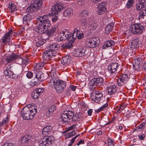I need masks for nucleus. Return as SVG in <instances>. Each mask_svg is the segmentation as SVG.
I'll use <instances>...</instances> for the list:
<instances>
[{
    "mask_svg": "<svg viewBox=\"0 0 146 146\" xmlns=\"http://www.w3.org/2000/svg\"><path fill=\"white\" fill-rule=\"evenodd\" d=\"M126 107V106L125 105L122 104L120 106L119 108L118 109L117 112L119 111H121V110H123Z\"/></svg>",
    "mask_w": 146,
    "mask_h": 146,
    "instance_id": "nucleus-52",
    "label": "nucleus"
},
{
    "mask_svg": "<svg viewBox=\"0 0 146 146\" xmlns=\"http://www.w3.org/2000/svg\"><path fill=\"white\" fill-rule=\"evenodd\" d=\"M3 146H14V144L12 143H7L4 144Z\"/></svg>",
    "mask_w": 146,
    "mask_h": 146,
    "instance_id": "nucleus-61",
    "label": "nucleus"
},
{
    "mask_svg": "<svg viewBox=\"0 0 146 146\" xmlns=\"http://www.w3.org/2000/svg\"><path fill=\"white\" fill-rule=\"evenodd\" d=\"M74 42V41H69L68 40V42L62 44L61 46L64 49H70L72 47Z\"/></svg>",
    "mask_w": 146,
    "mask_h": 146,
    "instance_id": "nucleus-33",
    "label": "nucleus"
},
{
    "mask_svg": "<svg viewBox=\"0 0 146 146\" xmlns=\"http://www.w3.org/2000/svg\"><path fill=\"white\" fill-rule=\"evenodd\" d=\"M146 17V9L142 10L139 13L138 15L139 19H144Z\"/></svg>",
    "mask_w": 146,
    "mask_h": 146,
    "instance_id": "nucleus-37",
    "label": "nucleus"
},
{
    "mask_svg": "<svg viewBox=\"0 0 146 146\" xmlns=\"http://www.w3.org/2000/svg\"><path fill=\"white\" fill-rule=\"evenodd\" d=\"M75 141V139H74V138H73L71 139V140L70 141L71 143L70 144L68 145V146H72V145L73 143H74V142Z\"/></svg>",
    "mask_w": 146,
    "mask_h": 146,
    "instance_id": "nucleus-62",
    "label": "nucleus"
},
{
    "mask_svg": "<svg viewBox=\"0 0 146 146\" xmlns=\"http://www.w3.org/2000/svg\"><path fill=\"white\" fill-rule=\"evenodd\" d=\"M33 73L31 71H28L26 74V76L29 79L33 77Z\"/></svg>",
    "mask_w": 146,
    "mask_h": 146,
    "instance_id": "nucleus-49",
    "label": "nucleus"
},
{
    "mask_svg": "<svg viewBox=\"0 0 146 146\" xmlns=\"http://www.w3.org/2000/svg\"><path fill=\"white\" fill-rule=\"evenodd\" d=\"M2 40L3 43H7L10 40V36L9 33L6 34L3 36V38Z\"/></svg>",
    "mask_w": 146,
    "mask_h": 146,
    "instance_id": "nucleus-39",
    "label": "nucleus"
},
{
    "mask_svg": "<svg viewBox=\"0 0 146 146\" xmlns=\"http://www.w3.org/2000/svg\"><path fill=\"white\" fill-rule=\"evenodd\" d=\"M73 11L72 9L70 8L65 10L63 12V19H66L72 15Z\"/></svg>",
    "mask_w": 146,
    "mask_h": 146,
    "instance_id": "nucleus-24",
    "label": "nucleus"
},
{
    "mask_svg": "<svg viewBox=\"0 0 146 146\" xmlns=\"http://www.w3.org/2000/svg\"><path fill=\"white\" fill-rule=\"evenodd\" d=\"M52 130V127L50 126H48L45 127L42 129V134L45 137L48 136V135H50L51 133Z\"/></svg>",
    "mask_w": 146,
    "mask_h": 146,
    "instance_id": "nucleus-25",
    "label": "nucleus"
},
{
    "mask_svg": "<svg viewBox=\"0 0 146 146\" xmlns=\"http://www.w3.org/2000/svg\"><path fill=\"white\" fill-rule=\"evenodd\" d=\"M37 112V109L26 106L22 109L21 112L23 118L26 120L32 119Z\"/></svg>",
    "mask_w": 146,
    "mask_h": 146,
    "instance_id": "nucleus-3",
    "label": "nucleus"
},
{
    "mask_svg": "<svg viewBox=\"0 0 146 146\" xmlns=\"http://www.w3.org/2000/svg\"><path fill=\"white\" fill-rule=\"evenodd\" d=\"M33 17L30 14H28L26 15L23 16V22L24 23H28L29 22L31 21V20L33 19Z\"/></svg>",
    "mask_w": 146,
    "mask_h": 146,
    "instance_id": "nucleus-34",
    "label": "nucleus"
},
{
    "mask_svg": "<svg viewBox=\"0 0 146 146\" xmlns=\"http://www.w3.org/2000/svg\"><path fill=\"white\" fill-rule=\"evenodd\" d=\"M75 117H76V119L78 121H79L82 119L81 115L80 114H75Z\"/></svg>",
    "mask_w": 146,
    "mask_h": 146,
    "instance_id": "nucleus-55",
    "label": "nucleus"
},
{
    "mask_svg": "<svg viewBox=\"0 0 146 146\" xmlns=\"http://www.w3.org/2000/svg\"><path fill=\"white\" fill-rule=\"evenodd\" d=\"M145 122H143L136 128V130L137 131H140L145 127Z\"/></svg>",
    "mask_w": 146,
    "mask_h": 146,
    "instance_id": "nucleus-43",
    "label": "nucleus"
},
{
    "mask_svg": "<svg viewBox=\"0 0 146 146\" xmlns=\"http://www.w3.org/2000/svg\"><path fill=\"white\" fill-rule=\"evenodd\" d=\"M56 106L55 105H52L50 106L49 108L48 109V112L49 113H48V115L50 113H52L54 111L56 110Z\"/></svg>",
    "mask_w": 146,
    "mask_h": 146,
    "instance_id": "nucleus-44",
    "label": "nucleus"
},
{
    "mask_svg": "<svg viewBox=\"0 0 146 146\" xmlns=\"http://www.w3.org/2000/svg\"><path fill=\"white\" fill-rule=\"evenodd\" d=\"M139 139L141 140H143L145 137V135L144 133L140 134L138 135Z\"/></svg>",
    "mask_w": 146,
    "mask_h": 146,
    "instance_id": "nucleus-50",
    "label": "nucleus"
},
{
    "mask_svg": "<svg viewBox=\"0 0 146 146\" xmlns=\"http://www.w3.org/2000/svg\"><path fill=\"white\" fill-rule=\"evenodd\" d=\"M43 58L44 59L42 61H40V62L36 64V66L38 68H41L42 67L44 66V65L46 66V63L50 64V62H48V61L50 58L45 59L44 58V57H43Z\"/></svg>",
    "mask_w": 146,
    "mask_h": 146,
    "instance_id": "nucleus-31",
    "label": "nucleus"
},
{
    "mask_svg": "<svg viewBox=\"0 0 146 146\" xmlns=\"http://www.w3.org/2000/svg\"><path fill=\"white\" fill-rule=\"evenodd\" d=\"M14 68L13 67H10L9 68L7 69L4 71V74L11 78H16L17 76L14 73Z\"/></svg>",
    "mask_w": 146,
    "mask_h": 146,
    "instance_id": "nucleus-20",
    "label": "nucleus"
},
{
    "mask_svg": "<svg viewBox=\"0 0 146 146\" xmlns=\"http://www.w3.org/2000/svg\"><path fill=\"white\" fill-rule=\"evenodd\" d=\"M76 134L75 130H73L72 132L68 133L66 135V138L68 139L74 135Z\"/></svg>",
    "mask_w": 146,
    "mask_h": 146,
    "instance_id": "nucleus-47",
    "label": "nucleus"
},
{
    "mask_svg": "<svg viewBox=\"0 0 146 146\" xmlns=\"http://www.w3.org/2000/svg\"><path fill=\"white\" fill-rule=\"evenodd\" d=\"M16 61H17V63L19 64H23V59L20 58L19 56Z\"/></svg>",
    "mask_w": 146,
    "mask_h": 146,
    "instance_id": "nucleus-51",
    "label": "nucleus"
},
{
    "mask_svg": "<svg viewBox=\"0 0 146 146\" xmlns=\"http://www.w3.org/2000/svg\"><path fill=\"white\" fill-rule=\"evenodd\" d=\"M58 17L57 16L52 17L51 18L52 21V22H56L58 19Z\"/></svg>",
    "mask_w": 146,
    "mask_h": 146,
    "instance_id": "nucleus-56",
    "label": "nucleus"
},
{
    "mask_svg": "<svg viewBox=\"0 0 146 146\" xmlns=\"http://www.w3.org/2000/svg\"><path fill=\"white\" fill-rule=\"evenodd\" d=\"M86 48L84 47H81L78 48L76 51L75 53V56L82 57L86 55Z\"/></svg>",
    "mask_w": 146,
    "mask_h": 146,
    "instance_id": "nucleus-21",
    "label": "nucleus"
},
{
    "mask_svg": "<svg viewBox=\"0 0 146 146\" xmlns=\"http://www.w3.org/2000/svg\"><path fill=\"white\" fill-rule=\"evenodd\" d=\"M60 46L58 43H52L48 47L47 50L43 53V56L45 59L50 58L52 56H56V51L59 49Z\"/></svg>",
    "mask_w": 146,
    "mask_h": 146,
    "instance_id": "nucleus-4",
    "label": "nucleus"
},
{
    "mask_svg": "<svg viewBox=\"0 0 146 146\" xmlns=\"http://www.w3.org/2000/svg\"><path fill=\"white\" fill-rule=\"evenodd\" d=\"M28 62V59L27 58L25 57L23 59V64H24L26 65Z\"/></svg>",
    "mask_w": 146,
    "mask_h": 146,
    "instance_id": "nucleus-53",
    "label": "nucleus"
},
{
    "mask_svg": "<svg viewBox=\"0 0 146 146\" xmlns=\"http://www.w3.org/2000/svg\"><path fill=\"white\" fill-rule=\"evenodd\" d=\"M35 90L40 96L44 92V89L40 88H37Z\"/></svg>",
    "mask_w": 146,
    "mask_h": 146,
    "instance_id": "nucleus-48",
    "label": "nucleus"
},
{
    "mask_svg": "<svg viewBox=\"0 0 146 146\" xmlns=\"http://www.w3.org/2000/svg\"><path fill=\"white\" fill-rule=\"evenodd\" d=\"M113 27V23H111L108 24L106 27L105 28L106 33L107 34L110 33Z\"/></svg>",
    "mask_w": 146,
    "mask_h": 146,
    "instance_id": "nucleus-36",
    "label": "nucleus"
},
{
    "mask_svg": "<svg viewBox=\"0 0 146 146\" xmlns=\"http://www.w3.org/2000/svg\"><path fill=\"white\" fill-rule=\"evenodd\" d=\"M33 137L29 135H27L22 137L21 139V142L23 143H30L33 140Z\"/></svg>",
    "mask_w": 146,
    "mask_h": 146,
    "instance_id": "nucleus-22",
    "label": "nucleus"
},
{
    "mask_svg": "<svg viewBox=\"0 0 146 146\" xmlns=\"http://www.w3.org/2000/svg\"><path fill=\"white\" fill-rule=\"evenodd\" d=\"M69 87L72 90L74 91L76 89V86L72 85H70Z\"/></svg>",
    "mask_w": 146,
    "mask_h": 146,
    "instance_id": "nucleus-57",
    "label": "nucleus"
},
{
    "mask_svg": "<svg viewBox=\"0 0 146 146\" xmlns=\"http://www.w3.org/2000/svg\"><path fill=\"white\" fill-rule=\"evenodd\" d=\"M74 114L72 111H65L62 114L61 117L62 121L64 122H68L69 120L73 119V120L76 121V117H75V115L74 116Z\"/></svg>",
    "mask_w": 146,
    "mask_h": 146,
    "instance_id": "nucleus-8",
    "label": "nucleus"
},
{
    "mask_svg": "<svg viewBox=\"0 0 146 146\" xmlns=\"http://www.w3.org/2000/svg\"><path fill=\"white\" fill-rule=\"evenodd\" d=\"M34 75L35 78L33 80V82L30 84L31 87L39 84L41 82L46 80L47 77L46 75H45L41 72L39 71H36Z\"/></svg>",
    "mask_w": 146,
    "mask_h": 146,
    "instance_id": "nucleus-5",
    "label": "nucleus"
},
{
    "mask_svg": "<svg viewBox=\"0 0 146 146\" xmlns=\"http://www.w3.org/2000/svg\"><path fill=\"white\" fill-rule=\"evenodd\" d=\"M108 106V104L107 103H106L104 104V105L102 106L100 108V109H101L102 110L103 109H106Z\"/></svg>",
    "mask_w": 146,
    "mask_h": 146,
    "instance_id": "nucleus-58",
    "label": "nucleus"
},
{
    "mask_svg": "<svg viewBox=\"0 0 146 146\" xmlns=\"http://www.w3.org/2000/svg\"><path fill=\"white\" fill-rule=\"evenodd\" d=\"M134 0H128L126 4V7L129 9L132 7L133 4Z\"/></svg>",
    "mask_w": 146,
    "mask_h": 146,
    "instance_id": "nucleus-40",
    "label": "nucleus"
},
{
    "mask_svg": "<svg viewBox=\"0 0 146 146\" xmlns=\"http://www.w3.org/2000/svg\"><path fill=\"white\" fill-rule=\"evenodd\" d=\"M141 43L139 39L137 38H133L131 41V44L130 47L133 50V49L136 48L139 46V44Z\"/></svg>",
    "mask_w": 146,
    "mask_h": 146,
    "instance_id": "nucleus-23",
    "label": "nucleus"
},
{
    "mask_svg": "<svg viewBox=\"0 0 146 146\" xmlns=\"http://www.w3.org/2000/svg\"><path fill=\"white\" fill-rule=\"evenodd\" d=\"M33 3L27 9V11L31 13L34 11H37L39 9L42 4L41 0H33Z\"/></svg>",
    "mask_w": 146,
    "mask_h": 146,
    "instance_id": "nucleus-7",
    "label": "nucleus"
},
{
    "mask_svg": "<svg viewBox=\"0 0 146 146\" xmlns=\"http://www.w3.org/2000/svg\"><path fill=\"white\" fill-rule=\"evenodd\" d=\"M115 42L112 40L106 41L102 46V49H106L109 47H112L114 46Z\"/></svg>",
    "mask_w": 146,
    "mask_h": 146,
    "instance_id": "nucleus-32",
    "label": "nucleus"
},
{
    "mask_svg": "<svg viewBox=\"0 0 146 146\" xmlns=\"http://www.w3.org/2000/svg\"><path fill=\"white\" fill-rule=\"evenodd\" d=\"M28 70L27 67L25 66L24 67H23L22 72H27V70Z\"/></svg>",
    "mask_w": 146,
    "mask_h": 146,
    "instance_id": "nucleus-60",
    "label": "nucleus"
},
{
    "mask_svg": "<svg viewBox=\"0 0 146 146\" xmlns=\"http://www.w3.org/2000/svg\"><path fill=\"white\" fill-rule=\"evenodd\" d=\"M92 111H93V110L92 109H89L87 111V113H88V115L89 116L91 115Z\"/></svg>",
    "mask_w": 146,
    "mask_h": 146,
    "instance_id": "nucleus-59",
    "label": "nucleus"
},
{
    "mask_svg": "<svg viewBox=\"0 0 146 146\" xmlns=\"http://www.w3.org/2000/svg\"><path fill=\"white\" fill-rule=\"evenodd\" d=\"M106 4L102 2L99 4L97 7V13L99 15H102L106 12L107 10L106 7Z\"/></svg>",
    "mask_w": 146,
    "mask_h": 146,
    "instance_id": "nucleus-18",
    "label": "nucleus"
},
{
    "mask_svg": "<svg viewBox=\"0 0 146 146\" xmlns=\"http://www.w3.org/2000/svg\"><path fill=\"white\" fill-rule=\"evenodd\" d=\"M107 90L109 95H112L115 93L117 90L116 86L115 85L111 86L108 88Z\"/></svg>",
    "mask_w": 146,
    "mask_h": 146,
    "instance_id": "nucleus-35",
    "label": "nucleus"
},
{
    "mask_svg": "<svg viewBox=\"0 0 146 146\" xmlns=\"http://www.w3.org/2000/svg\"><path fill=\"white\" fill-rule=\"evenodd\" d=\"M89 13L88 11H83L81 13L80 15L83 17H86L88 15Z\"/></svg>",
    "mask_w": 146,
    "mask_h": 146,
    "instance_id": "nucleus-45",
    "label": "nucleus"
},
{
    "mask_svg": "<svg viewBox=\"0 0 146 146\" xmlns=\"http://www.w3.org/2000/svg\"><path fill=\"white\" fill-rule=\"evenodd\" d=\"M129 78V75L126 74H123L117 79V84L119 86H122L127 83Z\"/></svg>",
    "mask_w": 146,
    "mask_h": 146,
    "instance_id": "nucleus-16",
    "label": "nucleus"
},
{
    "mask_svg": "<svg viewBox=\"0 0 146 146\" xmlns=\"http://www.w3.org/2000/svg\"><path fill=\"white\" fill-rule=\"evenodd\" d=\"M83 33H80V32L78 29H74V32L72 36H70L68 38L69 41H74L77 37L78 39H81L84 36Z\"/></svg>",
    "mask_w": 146,
    "mask_h": 146,
    "instance_id": "nucleus-14",
    "label": "nucleus"
},
{
    "mask_svg": "<svg viewBox=\"0 0 146 146\" xmlns=\"http://www.w3.org/2000/svg\"><path fill=\"white\" fill-rule=\"evenodd\" d=\"M69 33L68 30L65 31H62L61 33H60L58 36L56 40L58 41H62L65 40L69 38L70 36H69Z\"/></svg>",
    "mask_w": 146,
    "mask_h": 146,
    "instance_id": "nucleus-19",
    "label": "nucleus"
},
{
    "mask_svg": "<svg viewBox=\"0 0 146 146\" xmlns=\"http://www.w3.org/2000/svg\"><path fill=\"white\" fill-rule=\"evenodd\" d=\"M100 43L99 38L95 36L90 38L89 41L86 42V45L88 47L94 48L97 46Z\"/></svg>",
    "mask_w": 146,
    "mask_h": 146,
    "instance_id": "nucleus-11",
    "label": "nucleus"
},
{
    "mask_svg": "<svg viewBox=\"0 0 146 146\" xmlns=\"http://www.w3.org/2000/svg\"><path fill=\"white\" fill-rule=\"evenodd\" d=\"M40 95L36 92L35 90L33 91L31 93V96L32 98L35 99H37Z\"/></svg>",
    "mask_w": 146,
    "mask_h": 146,
    "instance_id": "nucleus-42",
    "label": "nucleus"
},
{
    "mask_svg": "<svg viewBox=\"0 0 146 146\" xmlns=\"http://www.w3.org/2000/svg\"><path fill=\"white\" fill-rule=\"evenodd\" d=\"M48 39L47 38L46 39H43L40 37L38 39H37L35 40L36 45L37 47H38L42 45L44 43L46 42V40H48Z\"/></svg>",
    "mask_w": 146,
    "mask_h": 146,
    "instance_id": "nucleus-30",
    "label": "nucleus"
},
{
    "mask_svg": "<svg viewBox=\"0 0 146 146\" xmlns=\"http://www.w3.org/2000/svg\"><path fill=\"white\" fill-rule=\"evenodd\" d=\"M57 66L56 64H54V63H52L51 65V72H50L49 74H48V79H49V77L50 76V75L51 74H54V73H56L55 72L56 71V69L57 68Z\"/></svg>",
    "mask_w": 146,
    "mask_h": 146,
    "instance_id": "nucleus-38",
    "label": "nucleus"
},
{
    "mask_svg": "<svg viewBox=\"0 0 146 146\" xmlns=\"http://www.w3.org/2000/svg\"><path fill=\"white\" fill-rule=\"evenodd\" d=\"M90 87L94 88L96 86L100 87L103 86L104 84V79L102 78H94L89 82Z\"/></svg>",
    "mask_w": 146,
    "mask_h": 146,
    "instance_id": "nucleus-10",
    "label": "nucleus"
},
{
    "mask_svg": "<svg viewBox=\"0 0 146 146\" xmlns=\"http://www.w3.org/2000/svg\"><path fill=\"white\" fill-rule=\"evenodd\" d=\"M70 59L71 58L68 55L64 56L62 58L61 62L62 64L64 66V68H65L68 66L70 62Z\"/></svg>",
    "mask_w": 146,
    "mask_h": 146,
    "instance_id": "nucleus-27",
    "label": "nucleus"
},
{
    "mask_svg": "<svg viewBox=\"0 0 146 146\" xmlns=\"http://www.w3.org/2000/svg\"><path fill=\"white\" fill-rule=\"evenodd\" d=\"M101 0H92V1L95 4L98 3Z\"/></svg>",
    "mask_w": 146,
    "mask_h": 146,
    "instance_id": "nucleus-63",
    "label": "nucleus"
},
{
    "mask_svg": "<svg viewBox=\"0 0 146 146\" xmlns=\"http://www.w3.org/2000/svg\"><path fill=\"white\" fill-rule=\"evenodd\" d=\"M50 76L49 77V85H53L54 89L58 93L62 92L66 87V83L65 82L58 80V78L56 73L51 74Z\"/></svg>",
    "mask_w": 146,
    "mask_h": 146,
    "instance_id": "nucleus-2",
    "label": "nucleus"
},
{
    "mask_svg": "<svg viewBox=\"0 0 146 146\" xmlns=\"http://www.w3.org/2000/svg\"><path fill=\"white\" fill-rule=\"evenodd\" d=\"M146 7V3L145 0H140L136 4V9L137 11L140 10Z\"/></svg>",
    "mask_w": 146,
    "mask_h": 146,
    "instance_id": "nucleus-26",
    "label": "nucleus"
},
{
    "mask_svg": "<svg viewBox=\"0 0 146 146\" xmlns=\"http://www.w3.org/2000/svg\"><path fill=\"white\" fill-rule=\"evenodd\" d=\"M142 69L143 70H146V64L143 63V65L142 67Z\"/></svg>",
    "mask_w": 146,
    "mask_h": 146,
    "instance_id": "nucleus-64",
    "label": "nucleus"
},
{
    "mask_svg": "<svg viewBox=\"0 0 146 146\" xmlns=\"http://www.w3.org/2000/svg\"><path fill=\"white\" fill-rule=\"evenodd\" d=\"M80 20L82 25L85 26L87 25H90L92 23V19H89L88 18H82L80 19Z\"/></svg>",
    "mask_w": 146,
    "mask_h": 146,
    "instance_id": "nucleus-29",
    "label": "nucleus"
},
{
    "mask_svg": "<svg viewBox=\"0 0 146 146\" xmlns=\"http://www.w3.org/2000/svg\"><path fill=\"white\" fill-rule=\"evenodd\" d=\"M145 59H146V57L144 56L135 58L133 60L134 64L133 65L134 69L138 70V69L141 67Z\"/></svg>",
    "mask_w": 146,
    "mask_h": 146,
    "instance_id": "nucleus-15",
    "label": "nucleus"
},
{
    "mask_svg": "<svg viewBox=\"0 0 146 146\" xmlns=\"http://www.w3.org/2000/svg\"><path fill=\"white\" fill-rule=\"evenodd\" d=\"M8 121V118L7 117L5 119H3L2 121L0 122V127H2L6 125L7 122Z\"/></svg>",
    "mask_w": 146,
    "mask_h": 146,
    "instance_id": "nucleus-46",
    "label": "nucleus"
},
{
    "mask_svg": "<svg viewBox=\"0 0 146 146\" xmlns=\"http://www.w3.org/2000/svg\"><path fill=\"white\" fill-rule=\"evenodd\" d=\"M54 138L51 136L44 137L39 142V146H51Z\"/></svg>",
    "mask_w": 146,
    "mask_h": 146,
    "instance_id": "nucleus-13",
    "label": "nucleus"
},
{
    "mask_svg": "<svg viewBox=\"0 0 146 146\" xmlns=\"http://www.w3.org/2000/svg\"><path fill=\"white\" fill-rule=\"evenodd\" d=\"M130 30L134 34H140L145 31V26L142 23H136L131 25Z\"/></svg>",
    "mask_w": 146,
    "mask_h": 146,
    "instance_id": "nucleus-6",
    "label": "nucleus"
},
{
    "mask_svg": "<svg viewBox=\"0 0 146 146\" xmlns=\"http://www.w3.org/2000/svg\"><path fill=\"white\" fill-rule=\"evenodd\" d=\"M103 95V94L102 91H96L91 96V98L92 101L99 103L100 102H102L105 99Z\"/></svg>",
    "mask_w": 146,
    "mask_h": 146,
    "instance_id": "nucleus-9",
    "label": "nucleus"
},
{
    "mask_svg": "<svg viewBox=\"0 0 146 146\" xmlns=\"http://www.w3.org/2000/svg\"><path fill=\"white\" fill-rule=\"evenodd\" d=\"M93 20L92 19V23H91V24L90 25H89L91 26V27H92V30L95 29L97 27V25L95 23H93Z\"/></svg>",
    "mask_w": 146,
    "mask_h": 146,
    "instance_id": "nucleus-54",
    "label": "nucleus"
},
{
    "mask_svg": "<svg viewBox=\"0 0 146 146\" xmlns=\"http://www.w3.org/2000/svg\"><path fill=\"white\" fill-rule=\"evenodd\" d=\"M18 57V55L15 54H12L9 55L7 58L5 60V62L7 63H9L12 61H16Z\"/></svg>",
    "mask_w": 146,
    "mask_h": 146,
    "instance_id": "nucleus-28",
    "label": "nucleus"
},
{
    "mask_svg": "<svg viewBox=\"0 0 146 146\" xmlns=\"http://www.w3.org/2000/svg\"><path fill=\"white\" fill-rule=\"evenodd\" d=\"M9 8L11 12L16 11V7L14 3H12L9 6Z\"/></svg>",
    "mask_w": 146,
    "mask_h": 146,
    "instance_id": "nucleus-41",
    "label": "nucleus"
},
{
    "mask_svg": "<svg viewBox=\"0 0 146 146\" xmlns=\"http://www.w3.org/2000/svg\"><path fill=\"white\" fill-rule=\"evenodd\" d=\"M118 67V65L117 63H112L108 66V70L112 75L115 76L117 74V69Z\"/></svg>",
    "mask_w": 146,
    "mask_h": 146,
    "instance_id": "nucleus-17",
    "label": "nucleus"
},
{
    "mask_svg": "<svg viewBox=\"0 0 146 146\" xmlns=\"http://www.w3.org/2000/svg\"><path fill=\"white\" fill-rule=\"evenodd\" d=\"M63 4L60 3H55L51 9L50 11L51 12H49V13L52 15L57 14L59 11H60L63 8Z\"/></svg>",
    "mask_w": 146,
    "mask_h": 146,
    "instance_id": "nucleus-12",
    "label": "nucleus"
},
{
    "mask_svg": "<svg viewBox=\"0 0 146 146\" xmlns=\"http://www.w3.org/2000/svg\"><path fill=\"white\" fill-rule=\"evenodd\" d=\"M49 15H45L42 16H40L37 19L38 20L36 25V31L37 33L40 34L44 33V30L46 34L49 37H52L56 32L57 28L56 27H53L51 29L48 28L51 25L49 20Z\"/></svg>",
    "mask_w": 146,
    "mask_h": 146,
    "instance_id": "nucleus-1",
    "label": "nucleus"
}]
</instances>
